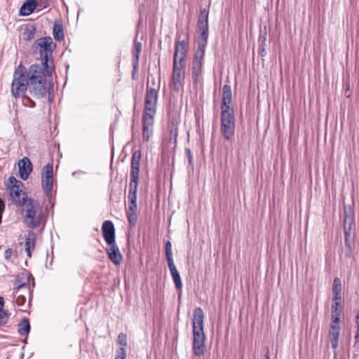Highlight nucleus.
Here are the masks:
<instances>
[{
  "mask_svg": "<svg viewBox=\"0 0 359 359\" xmlns=\"http://www.w3.org/2000/svg\"><path fill=\"white\" fill-rule=\"evenodd\" d=\"M34 46L39 50L41 63L31 65L28 68L20 63L15 68L11 89L15 97L23 95L27 90L38 99L48 93L47 77H52L55 70L52 54L55 44L48 36L36 40Z\"/></svg>",
  "mask_w": 359,
  "mask_h": 359,
  "instance_id": "f257e3e1",
  "label": "nucleus"
},
{
  "mask_svg": "<svg viewBox=\"0 0 359 359\" xmlns=\"http://www.w3.org/2000/svg\"><path fill=\"white\" fill-rule=\"evenodd\" d=\"M186 44L184 41H177L175 46L172 72L170 87L179 92L183 88L185 77Z\"/></svg>",
  "mask_w": 359,
  "mask_h": 359,
  "instance_id": "f03ea898",
  "label": "nucleus"
},
{
  "mask_svg": "<svg viewBox=\"0 0 359 359\" xmlns=\"http://www.w3.org/2000/svg\"><path fill=\"white\" fill-rule=\"evenodd\" d=\"M141 151L137 150L133 153L130 163V184L128 189V208L126 212H136L137 189L139 184L140 162Z\"/></svg>",
  "mask_w": 359,
  "mask_h": 359,
  "instance_id": "7ed1b4c3",
  "label": "nucleus"
},
{
  "mask_svg": "<svg viewBox=\"0 0 359 359\" xmlns=\"http://www.w3.org/2000/svg\"><path fill=\"white\" fill-rule=\"evenodd\" d=\"M102 231L104 239L109 246L106 250L109 259L115 265H119L123 260V257L115 242L116 230L113 222L110 220L104 221L102 226Z\"/></svg>",
  "mask_w": 359,
  "mask_h": 359,
  "instance_id": "20e7f679",
  "label": "nucleus"
},
{
  "mask_svg": "<svg viewBox=\"0 0 359 359\" xmlns=\"http://www.w3.org/2000/svg\"><path fill=\"white\" fill-rule=\"evenodd\" d=\"M22 207L24 223L30 229L39 226L43 221V209L40 203L34 199L29 198Z\"/></svg>",
  "mask_w": 359,
  "mask_h": 359,
  "instance_id": "39448f33",
  "label": "nucleus"
},
{
  "mask_svg": "<svg viewBox=\"0 0 359 359\" xmlns=\"http://www.w3.org/2000/svg\"><path fill=\"white\" fill-rule=\"evenodd\" d=\"M6 189L13 203L18 206H22L27 203L29 199L27 198V194L24 190V184L20 180H18L14 176L9 177L6 184Z\"/></svg>",
  "mask_w": 359,
  "mask_h": 359,
  "instance_id": "423d86ee",
  "label": "nucleus"
},
{
  "mask_svg": "<svg viewBox=\"0 0 359 359\" xmlns=\"http://www.w3.org/2000/svg\"><path fill=\"white\" fill-rule=\"evenodd\" d=\"M193 322V350L196 355H202V310L196 308L194 312Z\"/></svg>",
  "mask_w": 359,
  "mask_h": 359,
  "instance_id": "0eeeda50",
  "label": "nucleus"
},
{
  "mask_svg": "<svg viewBox=\"0 0 359 359\" xmlns=\"http://www.w3.org/2000/svg\"><path fill=\"white\" fill-rule=\"evenodd\" d=\"M221 133L226 140L233 138L235 133V116L233 108L221 110Z\"/></svg>",
  "mask_w": 359,
  "mask_h": 359,
  "instance_id": "6e6552de",
  "label": "nucleus"
},
{
  "mask_svg": "<svg viewBox=\"0 0 359 359\" xmlns=\"http://www.w3.org/2000/svg\"><path fill=\"white\" fill-rule=\"evenodd\" d=\"M158 95L157 89L147 86L143 114L156 115Z\"/></svg>",
  "mask_w": 359,
  "mask_h": 359,
  "instance_id": "1a4fd4ad",
  "label": "nucleus"
},
{
  "mask_svg": "<svg viewBox=\"0 0 359 359\" xmlns=\"http://www.w3.org/2000/svg\"><path fill=\"white\" fill-rule=\"evenodd\" d=\"M154 115L142 114V141L148 142L150 141L154 133Z\"/></svg>",
  "mask_w": 359,
  "mask_h": 359,
  "instance_id": "9d476101",
  "label": "nucleus"
},
{
  "mask_svg": "<svg viewBox=\"0 0 359 359\" xmlns=\"http://www.w3.org/2000/svg\"><path fill=\"white\" fill-rule=\"evenodd\" d=\"M202 45L198 44L192 65V77L196 85L200 84L202 79Z\"/></svg>",
  "mask_w": 359,
  "mask_h": 359,
  "instance_id": "9b49d317",
  "label": "nucleus"
},
{
  "mask_svg": "<svg viewBox=\"0 0 359 359\" xmlns=\"http://www.w3.org/2000/svg\"><path fill=\"white\" fill-rule=\"evenodd\" d=\"M18 173L22 180H27L32 171V164L29 158L24 157L18 161Z\"/></svg>",
  "mask_w": 359,
  "mask_h": 359,
  "instance_id": "f8f14e48",
  "label": "nucleus"
},
{
  "mask_svg": "<svg viewBox=\"0 0 359 359\" xmlns=\"http://www.w3.org/2000/svg\"><path fill=\"white\" fill-rule=\"evenodd\" d=\"M36 242V233L29 231L25 236V251L29 258L32 257V252L34 250Z\"/></svg>",
  "mask_w": 359,
  "mask_h": 359,
  "instance_id": "ddd939ff",
  "label": "nucleus"
},
{
  "mask_svg": "<svg viewBox=\"0 0 359 359\" xmlns=\"http://www.w3.org/2000/svg\"><path fill=\"white\" fill-rule=\"evenodd\" d=\"M231 98L232 93L231 86L228 84H225L222 88V102L221 110L232 108L231 107Z\"/></svg>",
  "mask_w": 359,
  "mask_h": 359,
  "instance_id": "4468645a",
  "label": "nucleus"
},
{
  "mask_svg": "<svg viewBox=\"0 0 359 359\" xmlns=\"http://www.w3.org/2000/svg\"><path fill=\"white\" fill-rule=\"evenodd\" d=\"M340 326L339 325L330 324V329L329 331V337L332 347L336 349L338 347V341L339 337Z\"/></svg>",
  "mask_w": 359,
  "mask_h": 359,
  "instance_id": "2eb2a0df",
  "label": "nucleus"
},
{
  "mask_svg": "<svg viewBox=\"0 0 359 359\" xmlns=\"http://www.w3.org/2000/svg\"><path fill=\"white\" fill-rule=\"evenodd\" d=\"M142 51V43L139 41L134 42V50L133 53V75L135 72L137 70L139 67V59Z\"/></svg>",
  "mask_w": 359,
  "mask_h": 359,
  "instance_id": "dca6fc26",
  "label": "nucleus"
},
{
  "mask_svg": "<svg viewBox=\"0 0 359 359\" xmlns=\"http://www.w3.org/2000/svg\"><path fill=\"white\" fill-rule=\"evenodd\" d=\"M172 280L177 289L180 290L182 287L180 275L174 262L168 263Z\"/></svg>",
  "mask_w": 359,
  "mask_h": 359,
  "instance_id": "f3484780",
  "label": "nucleus"
},
{
  "mask_svg": "<svg viewBox=\"0 0 359 359\" xmlns=\"http://www.w3.org/2000/svg\"><path fill=\"white\" fill-rule=\"evenodd\" d=\"M36 7V3L34 0H28L22 4L20 9V14L22 16L30 15Z\"/></svg>",
  "mask_w": 359,
  "mask_h": 359,
  "instance_id": "a211bd4d",
  "label": "nucleus"
},
{
  "mask_svg": "<svg viewBox=\"0 0 359 359\" xmlns=\"http://www.w3.org/2000/svg\"><path fill=\"white\" fill-rule=\"evenodd\" d=\"M332 293L333 299L335 301H341V284L339 278H335L333 281Z\"/></svg>",
  "mask_w": 359,
  "mask_h": 359,
  "instance_id": "6ab92c4d",
  "label": "nucleus"
},
{
  "mask_svg": "<svg viewBox=\"0 0 359 359\" xmlns=\"http://www.w3.org/2000/svg\"><path fill=\"white\" fill-rule=\"evenodd\" d=\"M43 189L46 196L51 194L53 185V177H41Z\"/></svg>",
  "mask_w": 359,
  "mask_h": 359,
  "instance_id": "aec40b11",
  "label": "nucleus"
},
{
  "mask_svg": "<svg viewBox=\"0 0 359 359\" xmlns=\"http://www.w3.org/2000/svg\"><path fill=\"white\" fill-rule=\"evenodd\" d=\"M18 333L22 335H27L30 331L29 321L27 318H24L18 324Z\"/></svg>",
  "mask_w": 359,
  "mask_h": 359,
  "instance_id": "412c9836",
  "label": "nucleus"
},
{
  "mask_svg": "<svg viewBox=\"0 0 359 359\" xmlns=\"http://www.w3.org/2000/svg\"><path fill=\"white\" fill-rule=\"evenodd\" d=\"M354 224V219L352 215H348L345 213L344 218V231L346 236L350 234L352 225Z\"/></svg>",
  "mask_w": 359,
  "mask_h": 359,
  "instance_id": "4be33fe9",
  "label": "nucleus"
},
{
  "mask_svg": "<svg viewBox=\"0 0 359 359\" xmlns=\"http://www.w3.org/2000/svg\"><path fill=\"white\" fill-rule=\"evenodd\" d=\"M23 287H26V289L28 290L29 286H28V285H27L25 283H22V284L17 285L15 287V289L17 290V291H16L17 297H16V299H15V303L18 306H23L26 302V297L24 294H18V290Z\"/></svg>",
  "mask_w": 359,
  "mask_h": 359,
  "instance_id": "5701e85b",
  "label": "nucleus"
},
{
  "mask_svg": "<svg viewBox=\"0 0 359 359\" xmlns=\"http://www.w3.org/2000/svg\"><path fill=\"white\" fill-rule=\"evenodd\" d=\"M53 36L57 41H62L64 39V32L62 26L59 24H55L53 26Z\"/></svg>",
  "mask_w": 359,
  "mask_h": 359,
  "instance_id": "b1692460",
  "label": "nucleus"
},
{
  "mask_svg": "<svg viewBox=\"0 0 359 359\" xmlns=\"http://www.w3.org/2000/svg\"><path fill=\"white\" fill-rule=\"evenodd\" d=\"M266 34L264 36H260L259 38V55L262 57H264L266 55V50L265 48L266 46Z\"/></svg>",
  "mask_w": 359,
  "mask_h": 359,
  "instance_id": "393cba45",
  "label": "nucleus"
},
{
  "mask_svg": "<svg viewBox=\"0 0 359 359\" xmlns=\"http://www.w3.org/2000/svg\"><path fill=\"white\" fill-rule=\"evenodd\" d=\"M36 29L33 26L27 27L25 28L22 35L23 39L25 41H30L34 37Z\"/></svg>",
  "mask_w": 359,
  "mask_h": 359,
  "instance_id": "a878e982",
  "label": "nucleus"
},
{
  "mask_svg": "<svg viewBox=\"0 0 359 359\" xmlns=\"http://www.w3.org/2000/svg\"><path fill=\"white\" fill-rule=\"evenodd\" d=\"M165 250L168 263L174 262L172 252V245L170 241H167L165 243Z\"/></svg>",
  "mask_w": 359,
  "mask_h": 359,
  "instance_id": "bb28decb",
  "label": "nucleus"
},
{
  "mask_svg": "<svg viewBox=\"0 0 359 359\" xmlns=\"http://www.w3.org/2000/svg\"><path fill=\"white\" fill-rule=\"evenodd\" d=\"M53 164H46L42 170V177H53Z\"/></svg>",
  "mask_w": 359,
  "mask_h": 359,
  "instance_id": "cd10ccee",
  "label": "nucleus"
},
{
  "mask_svg": "<svg viewBox=\"0 0 359 359\" xmlns=\"http://www.w3.org/2000/svg\"><path fill=\"white\" fill-rule=\"evenodd\" d=\"M117 344L121 346L119 348H123L125 350L127 346V336L126 334L121 332L118 334L117 337Z\"/></svg>",
  "mask_w": 359,
  "mask_h": 359,
  "instance_id": "c85d7f7f",
  "label": "nucleus"
},
{
  "mask_svg": "<svg viewBox=\"0 0 359 359\" xmlns=\"http://www.w3.org/2000/svg\"><path fill=\"white\" fill-rule=\"evenodd\" d=\"M126 216L130 226H135L137 221V212H126Z\"/></svg>",
  "mask_w": 359,
  "mask_h": 359,
  "instance_id": "c756f323",
  "label": "nucleus"
},
{
  "mask_svg": "<svg viewBox=\"0 0 359 359\" xmlns=\"http://www.w3.org/2000/svg\"><path fill=\"white\" fill-rule=\"evenodd\" d=\"M342 309L341 301H337L332 305V315L339 316L341 314Z\"/></svg>",
  "mask_w": 359,
  "mask_h": 359,
  "instance_id": "7c9ffc66",
  "label": "nucleus"
},
{
  "mask_svg": "<svg viewBox=\"0 0 359 359\" xmlns=\"http://www.w3.org/2000/svg\"><path fill=\"white\" fill-rule=\"evenodd\" d=\"M170 128V140L171 141L172 139L174 141H176L177 136V128L175 127V126L172 123L171 126H169Z\"/></svg>",
  "mask_w": 359,
  "mask_h": 359,
  "instance_id": "2f4dec72",
  "label": "nucleus"
},
{
  "mask_svg": "<svg viewBox=\"0 0 359 359\" xmlns=\"http://www.w3.org/2000/svg\"><path fill=\"white\" fill-rule=\"evenodd\" d=\"M25 93H26V92L23 94V95H21V97H24L25 101L26 102L25 103V104L26 106L29 107H35V102L32 99H30L29 97L25 96ZM18 97H17L16 98H18ZM19 97H20V96Z\"/></svg>",
  "mask_w": 359,
  "mask_h": 359,
  "instance_id": "473e14b6",
  "label": "nucleus"
},
{
  "mask_svg": "<svg viewBox=\"0 0 359 359\" xmlns=\"http://www.w3.org/2000/svg\"><path fill=\"white\" fill-rule=\"evenodd\" d=\"M126 350H123V348H118L116 351V355L115 357V359H126Z\"/></svg>",
  "mask_w": 359,
  "mask_h": 359,
  "instance_id": "72a5a7b5",
  "label": "nucleus"
},
{
  "mask_svg": "<svg viewBox=\"0 0 359 359\" xmlns=\"http://www.w3.org/2000/svg\"><path fill=\"white\" fill-rule=\"evenodd\" d=\"M13 250L11 248H8L4 252V259L7 261H10L13 255Z\"/></svg>",
  "mask_w": 359,
  "mask_h": 359,
  "instance_id": "f704fd0d",
  "label": "nucleus"
},
{
  "mask_svg": "<svg viewBox=\"0 0 359 359\" xmlns=\"http://www.w3.org/2000/svg\"><path fill=\"white\" fill-rule=\"evenodd\" d=\"M5 209V203L4 201L0 198V224L1 223L2 220V215L4 212Z\"/></svg>",
  "mask_w": 359,
  "mask_h": 359,
  "instance_id": "c9c22d12",
  "label": "nucleus"
},
{
  "mask_svg": "<svg viewBox=\"0 0 359 359\" xmlns=\"http://www.w3.org/2000/svg\"><path fill=\"white\" fill-rule=\"evenodd\" d=\"M340 316H341V315H339V316L332 315L331 324L339 325Z\"/></svg>",
  "mask_w": 359,
  "mask_h": 359,
  "instance_id": "e433bc0d",
  "label": "nucleus"
},
{
  "mask_svg": "<svg viewBox=\"0 0 359 359\" xmlns=\"http://www.w3.org/2000/svg\"><path fill=\"white\" fill-rule=\"evenodd\" d=\"M6 313L3 310V309H0V320H3L4 318H7Z\"/></svg>",
  "mask_w": 359,
  "mask_h": 359,
  "instance_id": "4c0bfd02",
  "label": "nucleus"
},
{
  "mask_svg": "<svg viewBox=\"0 0 359 359\" xmlns=\"http://www.w3.org/2000/svg\"><path fill=\"white\" fill-rule=\"evenodd\" d=\"M186 152L187 154L188 158H189V162L190 164L193 163V158L191 154V151L189 149H187Z\"/></svg>",
  "mask_w": 359,
  "mask_h": 359,
  "instance_id": "58836bf2",
  "label": "nucleus"
},
{
  "mask_svg": "<svg viewBox=\"0 0 359 359\" xmlns=\"http://www.w3.org/2000/svg\"><path fill=\"white\" fill-rule=\"evenodd\" d=\"M355 340L356 343L359 342V325H357V332L355 334Z\"/></svg>",
  "mask_w": 359,
  "mask_h": 359,
  "instance_id": "ea45409f",
  "label": "nucleus"
},
{
  "mask_svg": "<svg viewBox=\"0 0 359 359\" xmlns=\"http://www.w3.org/2000/svg\"><path fill=\"white\" fill-rule=\"evenodd\" d=\"M4 303V298L2 297H0V309H3Z\"/></svg>",
  "mask_w": 359,
  "mask_h": 359,
  "instance_id": "a19ab883",
  "label": "nucleus"
},
{
  "mask_svg": "<svg viewBox=\"0 0 359 359\" xmlns=\"http://www.w3.org/2000/svg\"><path fill=\"white\" fill-rule=\"evenodd\" d=\"M203 41L204 40H206L207 38H208V34L206 32V31L205 30V29L203 28Z\"/></svg>",
  "mask_w": 359,
  "mask_h": 359,
  "instance_id": "79ce46f5",
  "label": "nucleus"
},
{
  "mask_svg": "<svg viewBox=\"0 0 359 359\" xmlns=\"http://www.w3.org/2000/svg\"><path fill=\"white\" fill-rule=\"evenodd\" d=\"M356 325H359V312L358 313L356 316Z\"/></svg>",
  "mask_w": 359,
  "mask_h": 359,
  "instance_id": "37998d69",
  "label": "nucleus"
},
{
  "mask_svg": "<svg viewBox=\"0 0 359 359\" xmlns=\"http://www.w3.org/2000/svg\"><path fill=\"white\" fill-rule=\"evenodd\" d=\"M201 24H202V18H199L198 20V25L200 27Z\"/></svg>",
  "mask_w": 359,
  "mask_h": 359,
  "instance_id": "c03bdc74",
  "label": "nucleus"
},
{
  "mask_svg": "<svg viewBox=\"0 0 359 359\" xmlns=\"http://www.w3.org/2000/svg\"><path fill=\"white\" fill-rule=\"evenodd\" d=\"M196 121L199 122V118H198V116L196 113Z\"/></svg>",
  "mask_w": 359,
  "mask_h": 359,
  "instance_id": "a18cd8bd",
  "label": "nucleus"
},
{
  "mask_svg": "<svg viewBox=\"0 0 359 359\" xmlns=\"http://www.w3.org/2000/svg\"><path fill=\"white\" fill-rule=\"evenodd\" d=\"M264 359H270V358H269V355H268V354H266V355H265V358H264Z\"/></svg>",
  "mask_w": 359,
  "mask_h": 359,
  "instance_id": "49530a36",
  "label": "nucleus"
},
{
  "mask_svg": "<svg viewBox=\"0 0 359 359\" xmlns=\"http://www.w3.org/2000/svg\"><path fill=\"white\" fill-rule=\"evenodd\" d=\"M346 244L348 245V248H350V245H348L347 243V238H346Z\"/></svg>",
  "mask_w": 359,
  "mask_h": 359,
  "instance_id": "de8ad7c7",
  "label": "nucleus"
},
{
  "mask_svg": "<svg viewBox=\"0 0 359 359\" xmlns=\"http://www.w3.org/2000/svg\"><path fill=\"white\" fill-rule=\"evenodd\" d=\"M205 9H203V16L205 15Z\"/></svg>",
  "mask_w": 359,
  "mask_h": 359,
  "instance_id": "09e8293b",
  "label": "nucleus"
},
{
  "mask_svg": "<svg viewBox=\"0 0 359 359\" xmlns=\"http://www.w3.org/2000/svg\"><path fill=\"white\" fill-rule=\"evenodd\" d=\"M203 341H204L205 340V335L204 334H203Z\"/></svg>",
  "mask_w": 359,
  "mask_h": 359,
  "instance_id": "8fccbe9b",
  "label": "nucleus"
}]
</instances>
